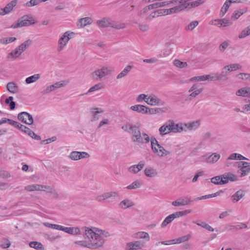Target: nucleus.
<instances>
[{"label": "nucleus", "instance_id": "nucleus-61", "mask_svg": "<svg viewBox=\"0 0 250 250\" xmlns=\"http://www.w3.org/2000/svg\"><path fill=\"white\" fill-rule=\"evenodd\" d=\"M190 81H196V82H201V81H205V76H195L191 78L190 79Z\"/></svg>", "mask_w": 250, "mask_h": 250}, {"label": "nucleus", "instance_id": "nucleus-20", "mask_svg": "<svg viewBox=\"0 0 250 250\" xmlns=\"http://www.w3.org/2000/svg\"><path fill=\"white\" fill-rule=\"evenodd\" d=\"M171 132L180 133L185 130L184 124H175L173 120H170Z\"/></svg>", "mask_w": 250, "mask_h": 250}, {"label": "nucleus", "instance_id": "nucleus-3", "mask_svg": "<svg viewBox=\"0 0 250 250\" xmlns=\"http://www.w3.org/2000/svg\"><path fill=\"white\" fill-rule=\"evenodd\" d=\"M36 22V21L32 16L25 15L19 19L17 22L13 23L11 26V28L16 29L24 26H28L35 24Z\"/></svg>", "mask_w": 250, "mask_h": 250}, {"label": "nucleus", "instance_id": "nucleus-55", "mask_svg": "<svg viewBox=\"0 0 250 250\" xmlns=\"http://www.w3.org/2000/svg\"><path fill=\"white\" fill-rule=\"evenodd\" d=\"M203 140L205 141L208 140V139H210V142L212 143L215 141V137L212 136V135L211 132H206L203 136Z\"/></svg>", "mask_w": 250, "mask_h": 250}, {"label": "nucleus", "instance_id": "nucleus-4", "mask_svg": "<svg viewBox=\"0 0 250 250\" xmlns=\"http://www.w3.org/2000/svg\"><path fill=\"white\" fill-rule=\"evenodd\" d=\"M189 0H171L168 1L169 4L177 5L169 9H166V15L176 13L187 8V1Z\"/></svg>", "mask_w": 250, "mask_h": 250}, {"label": "nucleus", "instance_id": "nucleus-50", "mask_svg": "<svg viewBox=\"0 0 250 250\" xmlns=\"http://www.w3.org/2000/svg\"><path fill=\"white\" fill-rule=\"evenodd\" d=\"M191 237V235L190 234H188L187 235H185L179 237L177 239H176V244H180L183 242H185L189 240Z\"/></svg>", "mask_w": 250, "mask_h": 250}, {"label": "nucleus", "instance_id": "nucleus-60", "mask_svg": "<svg viewBox=\"0 0 250 250\" xmlns=\"http://www.w3.org/2000/svg\"><path fill=\"white\" fill-rule=\"evenodd\" d=\"M172 52L171 49L167 47L166 48L162 54L159 55V57H166L168 56Z\"/></svg>", "mask_w": 250, "mask_h": 250}, {"label": "nucleus", "instance_id": "nucleus-30", "mask_svg": "<svg viewBox=\"0 0 250 250\" xmlns=\"http://www.w3.org/2000/svg\"><path fill=\"white\" fill-rule=\"evenodd\" d=\"M134 206V203L128 199L122 201L119 205V207L123 209H127Z\"/></svg>", "mask_w": 250, "mask_h": 250}, {"label": "nucleus", "instance_id": "nucleus-58", "mask_svg": "<svg viewBox=\"0 0 250 250\" xmlns=\"http://www.w3.org/2000/svg\"><path fill=\"white\" fill-rule=\"evenodd\" d=\"M227 174L229 182H235L238 180V177L236 175L230 172L227 173Z\"/></svg>", "mask_w": 250, "mask_h": 250}, {"label": "nucleus", "instance_id": "nucleus-39", "mask_svg": "<svg viewBox=\"0 0 250 250\" xmlns=\"http://www.w3.org/2000/svg\"><path fill=\"white\" fill-rule=\"evenodd\" d=\"M40 78L41 75L40 74H35L26 78L25 81L27 84H30L36 82L40 79Z\"/></svg>", "mask_w": 250, "mask_h": 250}, {"label": "nucleus", "instance_id": "nucleus-1", "mask_svg": "<svg viewBox=\"0 0 250 250\" xmlns=\"http://www.w3.org/2000/svg\"><path fill=\"white\" fill-rule=\"evenodd\" d=\"M84 240L75 241L74 244L82 247L96 250L103 246L105 240L96 230V228L90 229L84 227L82 228Z\"/></svg>", "mask_w": 250, "mask_h": 250}, {"label": "nucleus", "instance_id": "nucleus-2", "mask_svg": "<svg viewBox=\"0 0 250 250\" xmlns=\"http://www.w3.org/2000/svg\"><path fill=\"white\" fill-rule=\"evenodd\" d=\"M113 71V67L105 65L91 73V78L94 80H101L106 76L110 75Z\"/></svg>", "mask_w": 250, "mask_h": 250}, {"label": "nucleus", "instance_id": "nucleus-24", "mask_svg": "<svg viewBox=\"0 0 250 250\" xmlns=\"http://www.w3.org/2000/svg\"><path fill=\"white\" fill-rule=\"evenodd\" d=\"M145 166L144 162L141 161L138 164L132 165L129 167L128 170L130 173L136 174L141 170Z\"/></svg>", "mask_w": 250, "mask_h": 250}, {"label": "nucleus", "instance_id": "nucleus-22", "mask_svg": "<svg viewBox=\"0 0 250 250\" xmlns=\"http://www.w3.org/2000/svg\"><path fill=\"white\" fill-rule=\"evenodd\" d=\"M159 131L161 136H164L171 132L170 120L168 121L162 126H161L159 128Z\"/></svg>", "mask_w": 250, "mask_h": 250}, {"label": "nucleus", "instance_id": "nucleus-62", "mask_svg": "<svg viewBox=\"0 0 250 250\" xmlns=\"http://www.w3.org/2000/svg\"><path fill=\"white\" fill-rule=\"evenodd\" d=\"M138 27L140 30L143 32H147L149 30V26L146 24L139 23Z\"/></svg>", "mask_w": 250, "mask_h": 250}, {"label": "nucleus", "instance_id": "nucleus-44", "mask_svg": "<svg viewBox=\"0 0 250 250\" xmlns=\"http://www.w3.org/2000/svg\"><path fill=\"white\" fill-rule=\"evenodd\" d=\"M16 40L15 37H5L0 39V44L6 45Z\"/></svg>", "mask_w": 250, "mask_h": 250}, {"label": "nucleus", "instance_id": "nucleus-31", "mask_svg": "<svg viewBox=\"0 0 250 250\" xmlns=\"http://www.w3.org/2000/svg\"><path fill=\"white\" fill-rule=\"evenodd\" d=\"M133 66L130 65H127L116 77L117 79H121L125 76L130 72Z\"/></svg>", "mask_w": 250, "mask_h": 250}, {"label": "nucleus", "instance_id": "nucleus-64", "mask_svg": "<svg viewBox=\"0 0 250 250\" xmlns=\"http://www.w3.org/2000/svg\"><path fill=\"white\" fill-rule=\"evenodd\" d=\"M221 179V176H215L211 179V182L215 185H222Z\"/></svg>", "mask_w": 250, "mask_h": 250}, {"label": "nucleus", "instance_id": "nucleus-53", "mask_svg": "<svg viewBox=\"0 0 250 250\" xmlns=\"http://www.w3.org/2000/svg\"><path fill=\"white\" fill-rule=\"evenodd\" d=\"M173 218L172 217L171 214L167 216L165 220L163 221L161 225L162 228L166 227L168 224L171 223L173 220Z\"/></svg>", "mask_w": 250, "mask_h": 250}, {"label": "nucleus", "instance_id": "nucleus-52", "mask_svg": "<svg viewBox=\"0 0 250 250\" xmlns=\"http://www.w3.org/2000/svg\"><path fill=\"white\" fill-rule=\"evenodd\" d=\"M41 2V0H30L24 4V6L28 7H30L38 5Z\"/></svg>", "mask_w": 250, "mask_h": 250}, {"label": "nucleus", "instance_id": "nucleus-33", "mask_svg": "<svg viewBox=\"0 0 250 250\" xmlns=\"http://www.w3.org/2000/svg\"><path fill=\"white\" fill-rule=\"evenodd\" d=\"M91 111L93 115L91 119L92 122L98 120L100 118L99 114L103 112V111L98 107L92 108Z\"/></svg>", "mask_w": 250, "mask_h": 250}, {"label": "nucleus", "instance_id": "nucleus-48", "mask_svg": "<svg viewBox=\"0 0 250 250\" xmlns=\"http://www.w3.org/2000/svg\"><path fill=\"white\" fill-rule=\"evenodd\" d=\"M169 4V2L168 1H165L159 2H155L152 4H151L152 9H156L159 7H164Z\"/></svg>", "mask_w": 250, "mask_h": 250}, {"label": "nucleus", "instance_id": "nucleus-17", "mask_svg": "<svg viewBox=\"0 0 250 250\" xmlns=\"http://www.w3.org/2000/svg\"><path fill=\"white\" fill-rule=\"evenodd\" d=\"M220 158V155L217 153H213L208 156L207 154L203 156V159L206 163L213 164L217 162Z\"/></svg>", "mask_w": 250, "mask_h": 250}, {"label": "nucleus", "instance_id": "nucleus-7", "mask_svg": "<svg viewBox=\"0 0 250 250\" xmlns=\"http://www.w3.org/2000/svg\"><path fill=\"white\" fill-rule=\"evenodd\" d=\"M131 139L133 142L140 144H147L150 141L147 134L145 132L141 133V131L136 135L131 136Z\"/></svg>", "mask_w": 250, "mask_h": 250}, {"label": "nucleus", "instance_id": "nucleus-26", "mask_svg": "<svg viewBox=\"0 0 250 250\" xmlns=\"http://www.w3.org/2000/svg\"><path fill=\"white\" fill-rule=\"evenodd\" d=\"M92 21V19L90 17L81 18L77 21V26L79 28H82L86 25L91 24Z\"/></svg>", "mask_w": 250, "mask_h": 250}, {"label": "nucleus", "instance_id": "nucleus-47", "mask_svg": "<svg viewBox=\"0 0 250 250\" xmlns=\"http://www.w3.org/2000/svg\"><path fill=\"white\" fill-rule=\"evenodd\" d=\"M32 43L31 40H27L19 45L21 51L23 52L28 48Z\"/></svg>", "mask_w": 250, "mask_h": 250}, {"label": "nucleus", "instance_id": "nucleus-32", "mask_svg": "<svg viewBox=\"0 0 250 250\" xmlns=\"http://www.w3.org/2000/svg\"><path fill=\"white\" fill-rule=\"evenodd\" d=\"M145 175L149 178H152L157 176L158 173L156 170L150 167H146L144 170Z\"/></svg>", "mask_w": 250, "mask_h": 250}, {"label": "nucleus", "instance_id": "nucleus-15", "mask_svg": "<svg viewBox=\"0 0 250 250\" xmlns=\"http://www.w3.org/2000/svg\"><path fill=\"white\" fill-rule=\"evenodd\" d=\"M59 230L73 235H79L81 233V230L78 227H65L60 225Z\"/></svg>", "mask_w": 250, "mask_h": 250}, {"label": "nucleus", "instance_id": "nucleus-57", "mask_svg": "<svg viewBox=\"0 0 250 250\" xmlns=\"http://www.w3.org/2000/svg\"><path fill=\"white\" fill-rule=\"evenodd\" d=\"M173 63L175 66L181 68L185 67L187 66V63L186 62H181L178 60H174Z\"/></svg>", "mask_w": 250, "mask_h": 250}, {"label": "nucleus", "instance_id": "nucleus-25", "mask_svg": "<svg viewBox=\"0 0 250 250\" xmlns=\"http://www.w3.org/2000/svg\"><path fill=\"white\" fill-rule=\"evenodd\" d=\"M131 110L141 114L147 113L148 107L141 104L132 105L130 108Z\"/></svg>", "mask_w": 250, "mask_h": 250}, {"label": "nucleus", "instance_id": "nucleus-56", "mask_svg": "<svg viewBox=\"0 0 250 250\" xmlns=\"http://www.w3.org/2000/svg\"><path fill=\"white\" fill-rule=\"evenodd\" d=\"M229 45V42L228 41H225L219 46V50L221 52H224L225 50Z\"/></svg>", "mask_w": 250, "mask_h": 250}, {"label": "nucleus", "instance_id": "nucleus-51", "mask_svg": "<svg viewBox=\"0 0 250 250\" xmlns=\"http://www.w3.org/2000/svg\"><path fill=\"white\" fill-rule=\"evenodd\" d=\"M229 7V5L228 3V2L225 1L220 10V12L219 14V16L220 17H223L225 15V14L228 10Z\"/></svg>", "mask_w": 250, "mask_h": 250}, {"label": "nucleus", "instance_id": "nucleus-46", "mask_svg": "<svg viewBox=\"0 0 250 250\" xmlns=\"http://www.w3.org/2000/svg\"><path fill=\"white\" fill-rule=\"evenodd\" d=\"M142 185V182L140 181H135L132 183L127 186L125 188L128 189H135L139 188Z\"/></svg>", "mask_w": 250, "mask_h": 250}, {"label": "nucleus", "instance_id": "nucleus-34", "mask_svg": "<svg viewBox=\"0 0 250 250\" xmlns=\"http://www.w3.org/2000/svg\"><path fill=\"white\" fill-rule=\"evenodd\" d=\"M134 238L145 239L146 241H149L150 240V237L148 233L145 231H139L135 233Z\"/></svg>", "mask_w": 250, "mask_h": 250}, {"label": "nucleus", "instance_id": "nucleus-43", "mask_svg": "<svg viewBox=\"0 0 250 250\" xmlns=\"http://www.w3.org/2000/svg\"><path fill=\"white\" fill-rule=\"evenodd\" d=\"M250 35V26L245 28L239 35L238 38L240 39H243Z\"/></svg>", "mask_w": 250, "mask_h": 250}, {"label": "nucleus", "instance_id": "nucleus-13", "mask_svg": "<svg viewBox=\"0 0 250 250\" xmlns=\"http://www.w3.org/2000/svg\"><path fill=\"white\" fill-rule=\"evenodd\" d=\"M203 91L202 88H197L196 84H193L189 89L190 94L186 98V101H189L199 95Z\"/></svg>", "mask_w": 250, "mask_h": 250}, {"label": "nucleus", "instance_id": "nucleus-9", "mask_svg": "<svg viewBox=\"0 0 250 250\" xmlns=\"http://www.w3.org/2000/svg\"><path fill=\"white\" fill-rule=\"evenodd\" d=\"M234 166L239 168V170L241 171L240 175L241 177L247 175L250 172V163L239 161L236 162Z\"/></svg>", "mask_w": 250, "mask_h": 250}, {"label": "nucleus", "instance_id": "nucleus-38", "mask_svg": "<svg viewBox=\"0 0 250 250\" xmlns=\"http://www.w3.org/2000/svg\"><path fill=\"white\" fill-rule=\"evenodd\" d=\"M241 66L237 63H233L224 66L223 70L227 69L229 72L239 70L241 68Z\"/></svg>", "mask_w": 250, "mask_h": 250}, {"label": "nucleus", "instance_id": "nucleus-28", "mask_svg": "<svg viewBox=\"0 0 250 250\" xmlns=\"http://www.w3.org/2000/svg\"><path fill=\"white\" fill-rule=\"evenodd\" d=\"M236 94L238 96L250 97V87L241 88L236 91Z\"/></svg>", "mask_w": 250, "mask_h": 250}, {"label": "nucleus", "instance_id": "nucleus-37", "mask_svg": "<svg viewBox=\"0 0 250 250\" xmlns=\"http://www.w3.org/2000/svg\"><path fill=\"white\" fill-rule=\"evenodd\" d=\"M206 81H216L220 80L222 77L218 73H212L209 75H205Z\"/></svg>", "mask_w": 250, "mask_h": 250}, {"label": "nucleus", "instance_id": "nucleus-40", "mask_svg": "<svg viewBox=\"0 0 250 250\" xmlns=\"http://www.w3.org/2000/svg\"><path fill=\"white\" fill-rule=\"evenodd\" d=\"M126 25L125 23L115 22L111 20L110 27L116 29H123L126 28Z\"/></svg>", "mask_w": 250, "mask_h": 250}, {"label": "nucleus", "instance_id": "nucleus-35", "mask_svg": "<svg viewBox=\"0 0 250 250\" xmlns=\"http://www.w3.org/2000/svg\"><path fill=\"white\" fill-rule=\"evenodd\" d=\"M18 3L17 0H13L8 3L4 7L5 11L6 14L10 13L12 11L14 7H15Z\"/></svg>", "mask_w": 250, "mask_h": 250}, {"label": "nucleus", "instance_id": "nucleus-16", "mask_svg": "<svg viewBox=\"0 0 250 250\" xmlns=\"http://www.w3.org/2000/svg\"><path fill=\"white\" fill-rule=\"evenodd\" d=\"M145 246L142 241H135L126 244L125 250H137L143 248Z\"/></svg>", "mask_w": 250, "mask_h": 250}, {"label": "nucleus", "instance_id": "nucleus-45", "mask_svg": "<svg viewBox=\"0 0 250 250\" xmlns=\"http://www.w3.org/2000/svg\"><path fill=\"white\" fill-rule=\"evenodd\" d=\"M103 87V84L102 83H98L94 86H92L87 92L85 93H83L80 95V96H83L84 95L87 94L88 93L92 92L95 91L99 90L101 89H102Z\"/></svg>", "mask_w": 250, "mask_h": 250}, {"label": "nucleus", "instance_id": "nucleus-49", "mask_svg": "<svg viewBox=\"0 0 250 250\" xmlns=\"http://www.w3.org/2000/svg\"><path fill=\"white\" fill-rule=\"evenodd\" d=\"M199 24L197 21H194L190 22L188 25L185 27V30L188 31L193 30Z\"/></svg>", "mask_w": 250, "mask_h": 250}, {"label": "nucleus", "instance_id": "nucleus-63", "mask_svg": "<svg viewBox=\"0 0 250 250\" xmlns=\"http://www.w3.org/2000/svg\"><path fill=\"white\" fill-rule=\"evenodd\" d=\"M147 97L148 95H146L145 94H141L138 96L136 100L139 103H141L144 101L146 102V100H147Z\"/></svg>", "mask_w": 250, "mask_h": 250}, {"label": "nucleus", "instance_id": "nucleus-5", "mask_svg": "<svg viewBox=\"0 0 250 250\" xmlns=\"http://www.w3.org/2000/svg\"><path fill=\"white\" fill-rule=\"evenodd\" d=\"M151 145L153 152L160 157L166 156L170 154V152L161 146L155 138L151 139Z\"/></svg>", "mask_w": 250, "mask_h": 250}, {"label": "nucleus", "instance_id": "nucleus-19", "mask_svg": "<svg viewBox=\"0 0 250 250\" xmlns=\"http://www.w3.org/2000/svg\"><path fill=\"white\" fill-rule=\"evenodd\" d=\"M23 53L21 49L18 46L14 50L8 53L7 58L10 61H14L19 58Z\"/></svg>", "mask_w": 250, "mask_h": 250}, {"label": "nucleus", "instance_id": "nucleus-12", "mask_svg": "<svg viewBox=\"0 0 250 250\" xmlns=\"http://www.w3.org/2000/svg\"><path fill=\"white\" fill-rule=\"evenodd\" d=\"M146 102L147 104L153 106H164L165 105V102L157 98L155 95L153 94L148 95L147 100H146Z\"/></svg>", "mask_w": 250, "mask_h": 250}, {"label": "nucleus", "instance_id": "nucleus-27", "mask_svg": "<svg viewBox=\"0 0 250 250\" xmlns=\"http://www.w3.org/2000/svg\"><path fill=\"white\" fill-rule=\"evenodd\" d=\"M200 125L199 121H196L184 124L185 130H193L197 129Z\"/></svg>", "mask_w": 250, "mask_h": 250}, {"label": "nucleus", "instance_id": "nucleus-18", "mask_svg": "<svg viewBox=\"0 0 250 250\" xmlns=\"http://www.w3.org/2000/svg\"><path fill=\"white\" fill-rule=\"evenodd\" d=\"M64 85L62 82H58L53 84L47 86L42 91V94H46L52 91L55 90L56 89L60 88Z\"/></svg>", "mask_w": 250, "mask_h": 250}, {"label": "nucleus", "instance_id": "nucleus-10", "mask_svg": "<svg viewBox=\"0 0 250 250\" xmlns=\"http://www.w3.org/2000/svg\"><path fill=\"white\" fill-rule=\"evenodd\" d=\"M89 157L90 155L87 152L84 151H73L68 156V158L73 161H78L82 159Z\"/></svg>", "mask_w": 250, "mask_h": 250}, {"label": "nucleus", "instance_id": "nucleus-6", "mask_svg": "<svg viewBox=\"0 0 250 250\" xmlns=\"http://www.w3.org/2000/svg\"><path fill=\"white\" fill-rule=\"evenodd\" d=\"M74 35V33L70 31H66L63 34L58 40V51L61 52L65 47Z\"/></svg>", "mask_w": 250, "mask_h": 250}, {"label": "nucleus", "instance_id": "nucleus-21", "mask_svg": "<svg viewBox=\"0 0 250 250\" xmlns=\"http://www.w3.org/2000/svg\"><path fill=\"white\" fill-rule=\"evenodd\" d=\"M48 188L46 186L38 184L28 185L24 187V189L28 191L45 190Z\"/></svg>", "mask_w": 250, "mask_h": 250}, {"label": "nucleus", "instance_id": "nucleus-8", "mask_svg": "<svg viewBox=\"0 0 250 250\" xmlns=\"http://www.w3.org/2000/svg\"><path fill=\"white\" fill-rule=\"evenodd\" d=\"M122 129L131 136L136 135L141 131L140 124L139 123L135 125L126 124L122 126Z\"/></svg>", "mask_w": 250, "mask_h": 250}, {"label": "nucleus", "instance_id": "nucleus-54", "mask_svg": "<svg viewBox=\"0 0 250 250\" xmlns=\"http://www.w3.org/2000/svg\"><path fill=\"white\" fill-rule=\"evenodd\" d=\"M206 0H197L194 1H192L190 3L187 2V7L190 5L192 7H195L200 5L201 4L204 3Z\"/></svg>", "mask_w": 250, "mask_h": 250}, {"label": "nucleus", "instance_id": "nucleus-14", "mask_svg": "<svg viewBox=\"0 0 250 250\" xmlns=\"http://www.w3.org/2000/svg\"><path fill=\"white\" fill-rule=\"evenodd\" d=\"M192 201L190 197L187 196L173 201L171 204L174 207H180L189 205Z\"/></svg>", "mask_w": 250, "mask_h": 250}, {"label": "nucleus", "instance_id": "nucleus-42", "mask_svg": "<svg viewBox=\"0 0 250 250\" xmlns=\"http://www.w3.org/2000/svg\"><path fill=\"white\" fill-rule=\"evenodd\" d=\"M29 246L37 250H42L44 249L42 244L37 241H33L29 243Z\"/></svg>", "mask_w": 250, "mask_h": 250}, {"label": "nucleus", "instance_id": "nucleus-36", "mask_svg": "<svg viewBox=\"0 0 250 250\" xmlns=\"http://www.w3.org/2000/svg\"><path fill=\"white\" fill-rule=\"evenodd\" d=\"M7 90L12 93H16L18 92L19 87L14 82H9L7 84Z\"/></svg>", "mask_w": 250, "mask_h": 250}, {"label": "nucleus", "instance_id": "nucleus-23", "mask_svg": "<svg viewBox=\"0 0 250 250\" xmlns=\"http://www.w3.org/2000/svg\"><path fill=\"white\" fill-rule=\"evenodd\" d=\"M111 20L108 18H104L98 20L96 24L99 28H106L110 27Z\"/></svg>", "mask_w": 250, "mask_h": 250}, {"label": "nucleus", "instance_id": "nucleus-29", "mask_svg": "<svg viewBox=\"0 0 250 250\" xmlns=\"http://www.w3.org/2000/svg\"><path fill=\"white\" fill-rule=\"evenodd\" d=\"M245 195L244 191L243 190H239L237 191L231 197V201L233 203H236L242 199Z\"/></svg>", "mask_w": 250, "mask_h": 250}, {"label": "nucleus", "instance_id": "nucleus-41", "mask_svg": "<svg viewBox=\"0 0 250 250\" xmlns=\"http://www.w3.org/2000/svg\"><path fill=\"white\" fill-rule=\"evenodd\" d=\"M248 160L247 158L243 156L241 154L237 153H233L231 154L229 157L228 158V160Z\"/></svg>", "mask_w": 250, "mask_h": 250}, {"label": "nucleus", "instance_id": "nucleus-59", "mask_svg": "<svg viewBox=\"0 0 250 250\" xmlns=\"http://www.w3.org/2000/svg\"><path fill=\"white\" fill-rule=\"evenodd\" d=\"M244 13L242 10L235 11L231 15V18L234 20H237Z\"/></svg>", "mask_w": 250, "mask_h": 250}, {"label": "nucleus", "instance_id": "nucleus-11", "mask_svg": "<svg viewBox=\"0 0 250 250\" xmlns=\"http://www.w3.org/2000/svg\"><path fill=\"white\" fill-rule=\"evenodd\" d=\"M18 119L24 124L31 125L33 123L32 116L26 112H21L18 114Z\"/></svg>", "mask_w": 250, "mask_h": 250}]
</instances>
